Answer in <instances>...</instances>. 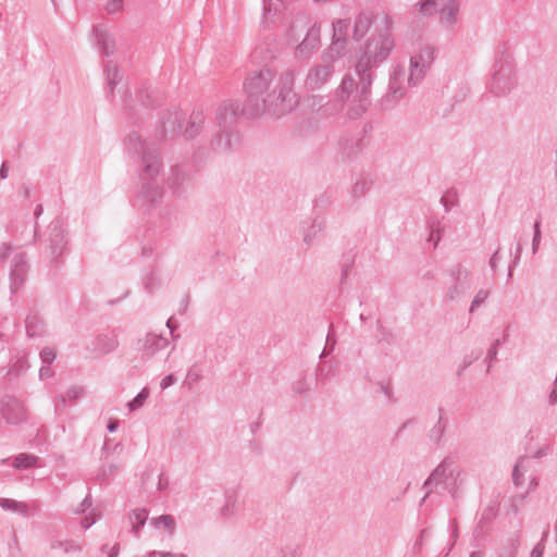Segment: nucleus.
Instances as JSON below:
<instances>
[{
	"label": "nucleus",
	"mask_w": 557,
	"mask_h": 557,
	"mask_svg": "<svg viewBox=\"0 0 557 557\" xmlns=\"http://www.w3.org/2000/svg\"><path fill=\"white\" fill-rule=\"evenodd\" d=\"M320 44V27L314 24L311 26L302 41L297 47V53L301 57H306L318 48Z\"/></svg>",
	"instance_id": "21"
},
{
	"label": "nucleus",
	"mask_w": 557,
	"mask_h": 557,
	"mask_svg": "<svg viewBox=\"0 0 557 557\" xmlns=\"http://www.w3.org/2000/svg\"><path fill=\"white\" fill-rule=\"evenodd\" d=\"M440 18L443 23L454 26L458 22L460 0H440Z\"/></svg>",
	"instance_id": "20"
},
{
	"label": "nucleus",
	"mask_w": 557,
	"mask_h": 557,
	"mask_svg": "<svg viewBox=\"0 0 557 557\" xmlns=\"http://www.w3.org/2000/svg\"><path fill=\"white\" fill-rule=\"evenodd\" d=\"M349 27L350 20L348 18L338 20L333 23V40L331 50L335 51L337 54L345 49Z\"/></svg>",
	"instance_id": "18"
},
{
	"label": "nucleus",
	"mask_w": 557,
	"mask_h": 557,
	"mask_svg": "<svg viewBox=\"0 0 557 557\" xmlns=\"http://www.w3.org/2000/svg\"><path fill=\"white\" fill-rule=\"evenodd\" d=\"M125 148L128 152L139 154L141 171L139 174L141 187L136 197V203L144 210H149L158 205L163 196L158 176L162 170L159 149L154 144L143 140L136 133L129 134L125 139Z\"/></svg>",
	"instance_id": "3"
},
{
	"label": "nucleus",
	"mask_w": 557,
	"mask_h": 557,
	"mask_svg": "<svg viewBox=\"0 0 557 557\" xmlns=\"http://www.w3.org/2000/svg\"><path fill=\"white\" fill-rule=\"evenodd\" d=\"M449 425V418L443 407L437 408V420L436 422L429 429L426 433V437L431 444L436 447H441L443 445V438L447 428Z\"/></svg>",
	"instance_id": "16"
},
{
	"label": "nucleus",
	"mask_w": 557,
	"mask_h": 557,
	"mask_svg": "<svg viewBox=\"0 0 557 557\" xmlns=\"http://www.w3.org/2000/svg\"><path fill=\"white\" fill-rule=\"evenodd\" d=\"M434 61V48L425 45L410 58L408 85L417 86L424 77Z\"/></svg>",
	"instance_id": "6"
},
{
	"label": "nucleus",
	"mask_w": 557,
	"mask_h": 557,
	"mask_svg": "<svg viewBox=\"0 0 557 557\" xmlns=\"http://www.w3.org/2000/svg\"><path fill=\"white\" fill-rule=\"evenodd\" d=\"M176 382V377L173 374L165 375L160 382V388L163 391Z\"/></svg>",
	"instance_id": "54"
},
{
	"label": "nucleus",
	"mask_w": 557,
	"mask_h": 557,
	"mask_svg": "<svg viewBox=\"0 0 557 557\" xmlns=\"http://www.w3.org/2000/svg\"><path fill=\"white\" fill-rule=\"evenodd\" d=\"M364 148V140L361 137L346 136L342 137L338 141L339 152L348 159L358 156Z\"/></svg>",
	"instance_id": "19"
},
{
	"label": "nucleus",
	"mask_w": 557,
	"mask_h": 557,
	"mask_svg": "<svg viewBox=\"0 0 557 557\" xmlns=\"http://www.w3.org/2000/svg\"><path fill=\"white\" fill-rule=\"evenodd\" d=\"M104 72L107 75L108 87L112 95L115 86L122 81V74L120 73L119 66L113 61L107 62Z\"/></svg>",
	"instance_id": "28"
},
{
	"label": "nucleus",
	"mask_w": 557,
	"mask_h": 557,
	"mask_svg": "<svg viewBox=\"0 0 557 557\" xmlns=\"http://www.w3.org/2000/svg\"><path fill=\"white\" fill-rule=\"evenodd\" d=\"M520 544V536L516 534L510 539V544L498 549L496 557H517L518 547Z\"/></svg>",
	"instance_id": "37"
},
{
	"label": "nucleus",
	"mask_w": 557,
	"mask_h": 557,
	"mask_svg": "<svg viewBox=\"0 0 557 557\" xmlns=\"http://www.w3.org/2000/svg\"><path fill=\"white\" fill-rule=\"evenodd\" d=\"M123 9V0H109L106 10L109 14H114Z\"/></svg>",
	"instance_id": "47"
},
{
	"label": "nucleus",
	"mask_w": 557,
	"mask_h": 557,
	"mask_svg": "<svg viewBox=\"0 0 557 557\" xmlns=\"http://www.w3.org/2000/svg\"><path fill=\"white\" fill-rule=\"evenodd\" d=\"M97 518L96 517H85L83 520H82V527L84 529H89L95 522H96Z\"/></svg>",
	"instance_id": "61"
},
{
	"label": "nucleus",
	"mask_w": 557,
	"mask_h": 557,
	"mask_svg": "<svg viewBox=\"0 0 557 557\" xmlns=\"http://www.w3.org/2000/svg\"><path fill=\"white\" fill-rule=\"evenodd\" d=\"M294 392L299 395H306L309 392V386L305 379H301L295 383Z\"/></svg>",
	"instance_id": "48"
},
{
	"label": "nucleus",
	"mask_w": 557,
	"mask_h": 557,
	"mask_svg": "<svg viewBox=\"0 0 557 557\" xmlns=\"http://www.w3.org/2000/svg\"><path fill=\"white\" fill-rule=\"evenodd\" d=\"M202 377V374L200 373L199 370H196L195 367H193L191 369H189V371L187 372V375H186V384L191 387L193 384H195L196 382H198L199 380H201Z\"/></svg>",
	"instance_id": "46"
},
{
	"label": "nucleus",
	"mask_w": 557,
	"mask_h": 557,
	"mask_svg": "<svg viewBox=\"0 0 557 557\" xmlns=\"http://www.w3.org/2000/svg\"><path fill=\"white\" fill-rule=\"evenodd\" d=\"M157 286V282H156V278H154V275L151 273L145 281V287L146 289H148L149 292H152L153 288Z\"/></svg>",
	"instance_id": "59"
},
{
	"label": "nucleus",
	"mask_w": 557,
	"mask_h": 557,
	"mask_svg": "<svg viewBox=\"0 0 557 557\" xmlns=\"http://www.w3.org/2000/svg\"><path fill=\"white\" fill-rule=\"evenodd\" d=\"M500 345V339H495L493 342V344L491 345V347L488 348L487 350V359H488V364H487V370L486 372L490 371L491 367H492V362L494 360H496L497 358V354H498V347Z\"/></svg>",
	"instance_id": "44"
},
{
	"label": "nucleus",
	"mask_w": 557,
	"mask_h": 557,
	"mask_svg": "<svg viewBox=\"0 0 557 557\" xmlns=\"http://www.w3.org/2000/svg\"><path fill=\"white\" fill-rule=\"evenodd\" d=\"M406 77V71L403 66H395L388 84L387 94L381 99V106L383 109L393 108L405 95V87L403 83Z\"/></svg>",
	"instance_id": "9"
},
{
	"label": "nucleus",
	"mask_w": 557,
	"mask_h": 557,
	"mask_svg": "<svg viewBox=\"0 0 557 557\" xmlns=\"http://www.w3.org/2000/svg\"><path fill=\"white\" fill-rule=\"evenodd\" d=\"M92 505L91 496L87 495L83 502L79 504V506L75 509V513L82 515L84 513L88 508H90Z\"/></svg>",
	"instance_id": "49"
},
{
	"label": "nucleus",
	"mask_w": 557,
	"mask_h": 557,
	"mask_svg": "<svg viewBox=\"0 0 557 557\" xmlns=\"http://www.w3.org/2000/svg\"><path fill=\"white\" fill-rule=\"evenodd\" d=\"M488 297V292L485 290V289H480L473 297V300L471 302V306H470V309H469V312L470 313H473L474 310L481 305L483 304Z\"/></svg>",
	"instance_id": "41"
},
{
	"label": "nucleus",
	"mask_w": 557,
	"mask_h": 557,
	"mask_svg": "<svg viewBox=\"0 0 557 557\" xmlns=\"http://www.w3.org/2000/svg\"><path fill=\"white\" fill-rule=\"evenodd\" d=\"M333 325H330V330L326 336V347L330 346L331 350H334V347L336 345V339L334 335L332 334Z\"/></svg>",
	"instance_id": "60"
},
{
	"label": "nucleus",
	"mask_w": 557,
	"mask_h": 557,
	"mask_svg": "<svg viewBox=\"0 0 557 557\" xmlns=\"http://www.w3.org/2000/svg\"><path fill=\"white\" fill-rule=\"evenodd\" d=\"M380 391L389 399L392 400V397H393V391H392V386L389 383H384V382H381L380 383Z\"/></svg>",
	"instance_id": "58"
},
{
	"label": "nucleus",
	"mask_w": 557,
	"mask_h": 557,
	"mask_svg": "<svg viewBox=\"0 0 557 557\" xmlns=\"http://www.w3.org/2000/svg\"><path fill=\"white\" fill-rule=\"evenodd\" d=\"M517 84L516 71L512 60L506 52H502L493 65L492 78L488 85L491 92L504 96L510 92Z\"/></svg>",
	"instance_id": "5"
},
{
	"label": "nucleus",
	"mask_w": 557,
	"mask_h": 557,
	"mask_svg": "<svg viewBox=\"0 0 557 557\" xmlns=\"http://www.w3.org/2000/svg\"><path fill=\"white\" fill-rule=\"evenodd\" d=\"M12 246L10 244L3 243L0 246V262H3L8 259L10 253L12 252Z\"/></svg>",
	"instance_id": "53"
},
{
	"label": "nucleus",
	"mask_w": 557,
	"mask_h": 557,
	"mask_svg": "<svg viewBox=\"0 0 557 557\" xmlns=\"http://www.w3.org/2000/svg\"><path fill=\"white\" fill-rule=\"evenodd\" d=\"M26 333L29 337L41 336L45 334V323L36 313H30L25 320Z\"/></svg>",
	"instance_id": "26"
},
{
	"label": "nucleus",
	"mask_w": 557,
	"mask_h": 557,
	"mask_svg": "<svg viewBox=\"0 0 557 557\" xmlns=\"http://www.w3.org/2000/svg\"><path fill=\"white\" fill-rule=\"evenodd\" d=\"M119 470V467L116 465H109L107 467H102L100 469V475L102 478H109L113 474H115Z\"/></svg>",
	"instance_id": "52"
},
{
	"label": "nucleus",
	"mask_w": 557,
	"mask_h": 557,
	"mask_svg": "<svg viewBox=\"0 0 557 557\" xmlns=\"http://www.w3.org/2000/svg\"><path fill=\"white\" fill-rule=\"evenodd\" d=\"M325 227L324 219H314L311 224L304 228L302 231V240L307 246H310L313 239L317 237L319 233H321Z\"/></svg>",
	"instance_id": "27"
},
{
	"label": "nucleus",
	"mask_w": 557,
	"mask_h": 557,
	"mask_svg": "<svg viewBox=\"0 0 557 557\" xmlns=\"http://www.w3.org/2000/svg\"><path fill=\"white\" fill-rule=\"evenodd\" d=\"M119 346V341L115 334H101L94 341L92 350L98 355H108L115 350Z\"/></svg>",
	"instance_id": "23"
},
{
	"label": "nucleus",
	"mask_w": 557,
	"mask_h": 557,
	"mask_svg": "<svg viewBox=\"0 0 557 557\" xmlns=\"http://www.w3.org/2000/svg\"><path fill=\"white\" fill-rule=\"evenodd\" d=\"M48 242L51 262L53 264H59V258L63 256L67 245L64 231L59 221H52L50 223Z\"/></svg>",
	"instance_id": "11"
},
{
	"label": "nucleus",
	"mask_w": 557,
	"mask_h": 557,
	"mask_svg": "<svg viewBox=\"0 0 557 557\" xmlns=\"http://www.w3.org/2000/svg\"><path fill=\"white\" fill-rule=\"evenodd\" d=\"M499 261V249H497L492 257L490 258L488 264L493 273L496 272L497 265Z\"/></svg>",
	"instance_id": "56"
},
{
	"label": "nucleus",
	"mask_w": 557,
	"mask_h": 557,
	"mask_svg": "<svg viewBox=\"0 0 557 557\" xmlns=\"http://www.w3.org/2000/svg\"><path fill=\"white\" fill-rule=\"evenodd\" d=\"M451 278V285L448 287L446 298L449 301L458 299L465 295L471 286L470 272L460 263L451 267L448 271Z\"/></svg>",
	"instance_id": "8"
},
{
	"label": "nucleus",
	"mask_w": 557,
	"mask_h": 557,
	"mask_svg": "<svg viewBox=\"0 0 557 557\" xmlns=\"http://www.w3.org/2000/svg\"><path fill=\"white\" fill-rule=\"evenodd\" d=\"M437 3L435 0H422L419 3V10L424 15H430L436 11Z\"/></svg>",
	"instance_id": "42"
},
{
	"label": "nucleus",
	"mask_w": 557,
	"mask_h": 557,
	"mask_svg": "<svg viewBox=\"0 0 557 557\" xmlns=\"http://www.w3.org/2000/svg\"><path fill=\"white\" fill-rule=\"evenodd\" d=\"M38 457L30 454H20L14 458L13 467L15 469H29L37 466Z\"/></svg>",
	"instance_id": "32"
},
{
	"label": "nucleus",
	"mask_w": 557,
	"mask_h": 557,
	"mask_svg": "<svg viewBox=\"0 0 557 557\" xmlns=\"http://www.w3.org/2000/svg\"><path fill=\"white\" fill-rule=\"evenodd\" d=\"M532 252L536 253L541 243V221L536 220L533 225Z\"/></svg>",
	"instance_id": "43"
},
{
	"label": "nucleus",
	"mask_w": 557,
	"mask_h": 557,
	"mask_svg": "<svg viewBox=\"0 0 557 557\" xmlns=\"http://www.w3.org/2000/svg\"><path fill=\"white\" fill-rule=\"evenodd\" d=\"M373 23L375 25L373 34L356 54L355 73L359 82L356 83L351 74L344 75L335 90L334 99L320 108L322 115L329 116L345 110L349 120H356L368 110L375 70L388 59L395 47L393 21L385 12L376 15L371 11L360 12L354 24L355 39H361Z\"/></svg>",
	"instance_id": "1"
},
{
	"label": "nucleus",
	"mask_w": 557,
	"mask_h": 557,
	"mask_svg": "<svg viewBox=\"0 0 557 557\" xmlns=\"http://www.w3.org/2000/svg\"><path fill=\"white\" fill-rule=\"evenodd\" d=\"M55 356H57L55 351L50 347H45L40 351V359H41L42 364H51L53 362V360L55 359Z\"/></svg>",
	"instance_id": "45"
},
{
	"label": "nucleus",
	"mask_w": 557,
	"mask_h": 557,
	"mask_svg": "<svg viewBox=\"0 0 557 557\" xmlns=\"http://www.w3.org/2000/svg\"><path fill=\"white\" fill-rule=\"evenodd\" d=\"M428 227L430 230L429 243H433L435 248L441 240V222L437 218H430L428 221Z\"/></svg>",
	"instance_id": "34"
},
{
	"label": "nucleus",
	"mask_w": 557,
	"mask_h": 557,
	"mask_svg": "<svg viewBox=\"0 0 557 557\" xmlns=\"http://www.w3.org/2000/svg\"><path fill=\"white\" fill-rule=\"evenodd\" d=\"M295 77L292 69L280 76L268 66L251 72L244 83L246 100L242 113L249 117L262 114L280 117L292 112L299 102L294 91Z\"/></svg>",
	"instance_id": "2"
},
{
	"label": "nucleus",
	"mask_w": 557,
	"mask_h": 557,
	"mask_svg": "<svg viewBox=\"0 0 557 557\" xmlns=\"http://www.w3.org/2000/svg\"><path fill=\"white\" fill-rule=\"evenodd\" d=\"M150 524L156 528L160 525L164 527L171 535L174 533L176 527L175 519L171 515H161L159 517H154L150 520Z\"/></svg>",
	"instance_id": "33"
},
{
	"label": "nucleus",
	"mask_w": 557,
	"mask_h": 557,
	"mask_svg": "<svg viewBox=\"0 0 557 557\" xmlns=\"http://www.w3.org/2000/svg\"><path fill=\"white\" fill-rule=\"evenodd\" d=\"M376 330H377V334H376L377 343L386 344L388 346H392L395 344L396 337H395L394 333L389 329L385 327L383 325V323L381 322V320H376Z\"/></svg>",
	"instance_id": "31"
},
{
	"label": "nucleus",
	"mask_w": 557,
	"mask_h": 557,
	"mask_svg": "<svg viewBox=\"0 0 557 557\" xmlns=\"http://www.w3.org/2000/svg\"><path fill=\"white\" fill-rule=\"evenodd\" d=\"M189 180L187 173L180 165H175L171 169V176L169 177V186L175 191L184 186L185 182Z\"/></svg>",
	"instance_id": "29"
},
{
	"label": "nucleus",
	"mask_w": 557,
	"mask_h": 557,
	"mask_svg": "<svg viewBox=\"0 0 557 557\" xmlns=\"http://www.w3.org/2000/svg\"><path fill=\"white\" fill-rule=\"evenodd\" d=\"M0 412L7 423L10 424H18L26 419V410L22 401L13 396L2 398Z\"/></svg>",
	"instance_id": "13"
},
{
	"label": "nucleus",
	"mask_w": 557,
	"mask_h": 557,
	"mask_svg": "<svg viewBox=\"0 0 557 557\" xmlns=\"http://www.w3.org/2000/svg\"><path fill=\"white\" fill-rule=\"evenodd\" d=\"M120 554V544L116 543L109 549L108 557H117Z\"/></svg>",
	"instance_id": "64"
},
{
	"label": "nucleus",
	"mask_w": 557,
	"mask_h": 557,
	"mask_svg": "<svg viewBox=\"0 0 557 557\" xmlns=\"http://www.w3.org/2000/svg\"><path fill=\"white\" fill-rule=\"evenodd\" d=\"M62 548L66 554H75L82 550V546L74 541H53L51 549Z\"/></svg>",
	"instance_id": "38"
},
{
	"label": "nucleus",
	"mask_w": 557,
	"mask_h": 557,
	"mask_svg": "<svg viewBox=\"0 0 557 557\" xmlns=\"http://www.w3.org/2000/svg\"><path fill=\"white\" fill-rule=\"evenodd\" d=\"M330 203V197L325 194L321 195L319 198L315 199V206H327Z\"/></svg>",
	"instance_id": "62"
},
{
	"label": "nucleus",
	"mask_w": 557,
	"mask_h": 557,
	"mask_svg": "<svg viewBox=\"0 0 557 557\" xmlns=\"http://www.w3.org/2000/svg\"><path fill=\"white\" fill-rule=\"evenodd\" d=\"M185 114L180 109H172L163 112L157 125V136L159 140L165 141L175 138L182 127Z\"/></svg>",
	"instance_id": "7"
},
{
	"label": "nucleus",
	"mask_w": 557,
	"mask_h": 557,
	"mask_svg": "<svg viewBox=\"0 0 557 557\" xmlns=\"http://www.w3.org/2000/svg\"><path fill=\"white\" fill-rule=\"evenodd\" d=\"M0 507L3 510L16 512L22 517L29 516V505L25 502L0 497Z\"/></svg>",
	"instance_id": "25"
},
{
	"label": "nucleus",
	"mask_w": 557,
	"mask_h": 557,
	"mask_svg": "<svg viewBox=\"0 0 557 557\" xmlns=\"http://www.w3.org/2000/svg\"><path fill=\"white\" fill-rule=\"evenodd\" d=\"M454 459L451 457L444 458L440 465L431 472L429 478L423 484V488L426 490V494L423 498H425L430 495L432 492L433 486H436L441 482H445L449 476H453L454 470Z\"/></svg>",
	"instance_id": "15"
},
{
	"label": "nucleus",
	"mask_w": 557,
	"mask_h": 557,
	"mask_svg": "<svg viewBox=\"0 0 557 557\" xmlns=\"http://www.w3.org/2000/svg\"><path fill=\"white\" fill-rule=\"evenodd\" d=\"M28 261L25 252L15 253L11 261L10 269V289L13 294L25 283L28 274Z\"/></svg>",
	"instance_id": "12"
},
{
	"label": "nucleus",
	"mask_w": 557,
	"mask_h": 557,
	"mask_svg": "<svg viewBox=\"0 0 557 557\" xmlns=\"http://www.w3.org/2000/svg\"><path fill=\"white\" fill-rule=\"evenodd\" d=\"M528 458L522 456L520 457L513 466L512 469V482L516 486H520L523 483V473L527 470L525 462Z\"/></svg>",
	"instance_id": "35"
},
{
	"label": "nucleus",
	"mask_w": 557,
	"mask_h": 557,
	"mask_svg": "<svg viewBox=\"0 0 557 557\" xmlns=\"http://www.w3.org/2000/svg\"><path fill=\"white\" fill-rule=\"evenodd\" d=\"M169 342L162 335L148 333L145 338L138 341V349L150 357L164 349Z\"/></svg>",
	"instance_id": "17"
},
{
	"label": "nucleus",
	"mask_w": 557,
	"mask_h": 557,
	"mask_svg": "<svg viewBox=\"0 0 557 557\" xmlns=\"http://www.w3.org/2000/svg\"><path fill=\"white\" fill-rule=\"evenodd\" d=\"M236 497L234 495H226L225 504L221 508V516L223 518H230L235 515Z\"/></svg>",
	"instance_id": "39"
},
{
	"label": "nucleus",
	"mask_w": 557,
	"mask_h": 557,
	"mask_svg": "<svg viewBox=\"0 0 557 557\" xmlns=\"http://www.w3.org/2000/svg\"><path fill=\"white\" fill-rule=\"evenodd\" d=\"M161 95L150 87H144L138 90L136 94V99H133L132 96L124 98L125 109L131 113H139L140 108L151 109L158 106L161 102Z\"/></svg>",
	"instance_id": "10"
},
{
	"label": "nucleus",
	"mask_w": 557,
	"mask_h": 557,
	"mask_svg": "<svg viewBox=\"0 0 557 557\" xmlns=\"http://www.w3.org/2000/svg\"><path fill=\"white\" fill-rule=\"evenodd\" d=\"M496 515H497L496 508L494 506H488L483 510L481 521H490V520L494 519L496 517Z\"/></svg>",
	"instance_id": "51"
},
{
	"label": "nucleus",
	"mask_w": 557,
	"mask_h": 557,
	"mask_svg": "<svg viewBox=\"0 0 557 557\" xmlns=\"http://www.w3.org/2000/svg\"><path fill=\"white\" fill-rule=\"evenodd\" d=\"M545 549V545L543 544V540L537 543L531 552V557H543Z\"/></svg>",
	"instance_id": "57"
},
{
	"label": "nucleus",
	"mask_w": 557,
	"mask_h": 557,
	"mask_svg": "<svg viewBox=\"0 0 557 557\" xmlns=\"http://www.w3.org/2000/svg\"><path fill=\"white\" fill-rule=\"evenodd\" d=\"M372 186V181L366 176H360L352 186L351 195L355 198H361Z\"/></svg>",
	"instance_id": "36"
},
{
	"label": "nucleus",
	"mask_w": 557,
	"mask_h": 557,
	"mask_svg": "<svg viewBox=\"0 0 557 557\" xmlns=\"http://www.w3.org/2000/svg\"><path fill=\"white\" fill-rule=\"evenodd\" d=\"M53 375V370L51 369L50 364H42L39 369V377L41 380L49 379Z\"/></svg>",
	"instance_id": "55"
},
{
	"label": "nucleus",
	"mask_w": 557,
	"mask_h": 557,
	"mask_svg": "<svg viewBox=\"0 0 557 557\" xmlns=\"http://www.w3.org/2000/svg\"><path fill=\"white\" fill-rule=\"evenodd\" d=\"M239 106L234 101H224L216 112V124L220 132L215 137L216 149L220 151H231L240 143V137L234 126L237 122Z\"/></svg>",
	"instance_id": "4"
},
{
	"label": "nucleus",
	"mask_w": 557,
	"mask_h": 557,
	"mask_svg": "<svg viewBox=\"0 0 557 557\" xmlns=\"http://www.w3.org/2000/svg\"><path fill=\"white\" fill-rule=\"evenodd\" d=\"M429 535V532L426 529L421 530L419 537L416 540L413 544V549L417 553H421L424 539Z\"/></svg>",
	"instance_id": "50"
},
{
	"label": "nucleus",
	"mask_w": 557,
	"mask_h": 557,
	"mask_svg": "<svg viewBox=\"0 0 557 557\" xmlns=\"http://www.w3.org/2000/svg\"><path fill=\"white\" fill-rule=\"evenodd\" d=\"M149 396V391L148 388L144 387L134 398L133 400H131L127 406L128 408L134 411V410H137L139 409L145 400L148 398Z\"/></svg>",
	"instance_id": "40"
},
{
	"label": "nucleus",
	"mask_w": 557,
	"mask_h": 557,
	"mask_svg": "<svg viewBox=\"0 0 557 557\" xmlns=\"http://www.w3.org/2000/svg\"><path fill=\"white\" fill-rule=\"evenodd\" d=\"M148 519V511L144 508L135 509L129 515L132 522V532L138 536L140 528L146 523Z\"/></svg>",
	"instance_id": "30"
},
{
	"label": "nucleus",
	"mask_w": 557,
	"mask_h": 557,
	"mask_svg": "<svg viewBox=\"0 0 557 557\" xmlns=\"http://www.w3.org/2000/svg\"><path fill=\"white\" fill-rule=\"evenodd\" d=\"M205 120L206 117L202 110H194L189 116L187 126L184 129V137L186 139L195 138L200 133Z\"/></svg>",
	"instance_id": "24"
},
{
	"label": "nucleus",
	"mask_w": 557,
	"mask_h": 557,
	"mask_svg": "<svg viewBox=\"0 0 557 557\" xmlns=\"http://www.w3.org/2000/svg\"><path fill=\"white\" fill-rule=\"evenodd\" d=\"M333 74L334 66L332 64L314 65L308 71L305 86L309 90H319L332 78Z\"/></svg>",
	"instance_id": "14"
},
{
	"label": "nucleus",
	"mask_w": 557,
	"mask_h": 557,
	"mask_svg": "<svg viewBox=\"0 0 557 557\" xmlns=\"http://www.w3.org/2000/svg\"><path fill=\"white\" fill-rule=\"evenodd\" d=\"M92 32L102 57L108 58L112 55L115 50V40L113 36L99 27H94Z\"/></svg>",
	"instance_id": "22"
},
{
	"label": "nucleus",
	"mask_w": 557,
	"mask_h": 557,
	"mask_svg": "<svg viewBox=\"0 0 557 557\" xmlns=\"http://www.w3.org/2000/svg\"><path fill=\"white\" fill-rule=\"evenodd\" d=\"M473 362L472 358L466 357L463 359V363L460 370H458L457 375L460 376L462 372Z\"/></svg>",
	"instance_id": "63"
}]
</instances>
